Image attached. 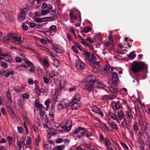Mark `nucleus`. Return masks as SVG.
<instances>
[{"mask_svg":"<svg viewBox=\"0 0 150 150\" xmlns=\"http://www.w3.org/2000/svg\"><path fill=\"white\" fill-rule=\"evenodd\" d=\"M72 126V121L71 120L68 121L65 124V128L66 130L69 131L71 129Z\"/></svg>","mask_w":150,"mask_h":150,"instance_id":"4468645a","label":"nucleus"},{"mask_svg":"<svg viewBox=\"0 0 150 150\" xmlns=\"http://www.w3.org/2000/svg\"><path fill=\"white\" fill-rule=\"evenodd\" d=\"M121 145L123 147L125 148L127 150L129 149V148L125 143L121 142L120 143Z\"/></svg>","mask_w":150,"mask_h":150,"instance_id":"13d9d810","label":"nucleus"},{"mask_svg":"<svg viewBox=\"0 0 150 150\" xmlns=\"http://www.w3.org/2000/svg\"><path fill=\"white\" fill-rule=\"evenodd\" d=\"M81 130L82 131L84 130V128L80 127H79L75 129L74 133V134H78Z\"/></svg>","mask_w":150,"mask_h":150,"instance_id":"cd10ccee","label":"nucleus"},{"mask_svg":"<svg viewBox=\"0 0 150 150\" xmlns=\"http://www.w3.org/2000/svg\"><path fill=\"white\" fill-rule=\"evenodd\" d=\"M12 40L15 43H20L21 42V38L20 36H13L12 38Z\"/></svg>","mask_w":150,"mask_h":150,"instance_id":"ddd939ff","label":"nucleus"},{"mask_svg":"<svg viewBox=\"0 0 150 150\" xmlns=\"http://www.w3.org/2000/svg\"><path fill=\"white\" fill-rule=\"evenodd\" d=\"M40 141V139L38 137L35 140V145L36 146H39V143Z\"/></svg>","mask_w":150,"mask_h":150,"instance_id":"4d7b16f0","label":"nucleus"},{"mask_svg":"<svg viewBox=\"0 0 150 150\" xmlns=\"http://www.w3.org/2000/svg\"><path fill=\"white\" fill-rule=\"evenodd\" d=\"M53 64L54 66L57 68L59 66V63L57 59H54L53 60Z\"/></svg>","mask_w":150,"mask_h":150,"instance_id":"72a5a7b5","label":"nucleus"},{"mask_svg":"<svg viewBox=\"0 0 150 150\" xmlns=\"http://www.w3.org/2000/svg\"><path fill=\"white\" fill-rule=\"evenodd\" d=\"M57 30V27L56 25H52L50 26L49 28V32L51 34H54L56 33Z\"/></svg>","mask_w":150,"mask_h":150,"instance_id":"dca6fc26","label":"nucleus"},{"mask_svg":"<svg viewBox=\"0 0 150 150\" xmlns=\"http://www.w3.org/2000/svg\"><path fill=\"white\" fill-rule=\"evenodd\" d=\"M110 117L113 120H116L117 122L119 124L120 123V122L119 121V120L118 118L116 115H115L112 113H110Z\"/></svg>","mask_w":150,"mask_h":150,"instance_id":"4be33fe9","label":"nucleus"},{"mask_svg":"<svg viewBox=\"0 0 150 150\" xmlns=\"http://www.w3.org/2000/svg\"><path fill=\"white\" fill-rule=\"evenodd\" d=\"M28 9L26 7H25L21 10L18 16V21L20 22L23 21L26 16V13L28 12Z\"/></svg>","mask_w":150,"mask_h":150,"instance_id":"7ed1b4c3","label":"nucleus"},{"mask_svg":"<svg viewBox=\"0 0 150 150\" xmlns=\"http://www.w3.org/2000/svg\"><path fill=\"white\" fill-rule=\"evenodd\" d=\"M133 129L136 131H137L138 130V126L136 125H134L133 127Z\"/></svg>","mask_w":150,"mask_h":150,"instance_id":"774afa93","label":"nucleus"},{"mask_svg":"<svg viewBox=\"0 0 150 150\" xmlns=\"http://www.w3.org/2000/svg\"><path fill=\"white\" fill-rule=\"evenodd\" d=\"M39 92L40 93H42L43 95L45 96H46L47 94V92L43 88L41 89Z\"/></svg>","mask_w":150,"mask_h":150,"instance_id":"49530a36","label":"nucleus"},{"mask_svg":"<svg viewBox=\"0 0 150 150\" xmlns=\"http://www.w3.org/2000/svg\"><path fill=\"white\" fill-rule=\"evenodd\" d=\"M59 90L58 89H56L55 90H53L52 91V95L54 96V94L57 96L59 94Z\"/></svg>","mask_w":150,"mask_h":150,"instance_id":"4c0bfd02","label":"nucleus"},{"mask_svg":"<svg viewBox=\"0 0 150 150\" xmlns=\"http://www.w3.org/2000/svg\"><path fill=\"white\" fill-rule=\"evenodd\" d=\"M109 125L112 127V129L117 130L118 129L117 125L114 122H112L111 123H109Z\"/></svg>","mask_w":150,"mask_h":150,"instance_id":"bb28decb","label":"nucleus"},{"mask_svg":"<svg viewBox=\"0 0 150 150\" xmlns=\"http://www.w3.org/2000/svg\"><path fill=\"white\" fill-rule=\"evenodd\" d=\"M54 111L53 109H51L49 112V116L50 118L52 120H53L54 118Z\"/></svg>","mask_w":150,"mask_h":150,"instance_id":"2f4dec72","label":"nucleus"},{"mask_svg":"<svg viewBox=\"0 0 150 150\" xmlns=\"http://www.w3.org/2000/svg\"><path fill=\"white\" fill-rule=\"evenodd\" d=\"M48 13V11L46 10H42L41 12V14L42 16H45Z\"/></svg>","mask_w":150,"mask_h":150,"instance_id":"3c124183","label":"nucleus"},{"mask_svg":"<svg viewBox=\"0 0 150 150\" xmlns=\"http://www.w3.org/2000/svg\"><path fill=\"white\" fill-rule=\"evenodd\" d=\"M112 106L114 110H118L120 108V105L118 103H116L114 102H112Z\"/></svg>","mask_w":150,"mask_h":150,"instance_id":"b1692460","label":"nucleus"},{"mask_svg":"<svg viewBox=\"0 0 150 150\" xmlns=\"http://www.w3.org/2000/svg\"><path fill=\"white\" fill-rule=\"evenodd\" d=\"M34 20L37 23H41L42 22H44L43 18H36Z\"/></svg>","mask_w":150,"mask_h":150,"instance_id":"c03bdc74","label":"nucleus"},{"mask_svg":"<svg viewBox=\"0 0 150 150\" xmlns=\"http://www.w3.org/2000/svg\"><path fill=\"white\" fill-rule=\"evenodd\" d=\"M53 46L55 51L58 53H62L64 51L63 48L59 45H53Z\"/></svg>","mask_w":150,"mask_h":150,"instance_id":"9b49d317","label":"nucleus"},{"mask_svg":"<svg viewBox=\"0 0 150 150\" xmlns=\"http://www.w3.org/2000/svg\"><path fill=\"white\" fill-rule=\"evenodd\" d=\"M117 114L118 116V118L119 120H122L123 119H125L124 114L122 111L121 110L118 112Z\"/></svg>","mask_w":150,"mask_h":150,"instance_id":"aec40b11","label":"nucleus"},{"mask_svg":"<svg viewBox=\"0 0 150 150\" xmlns=\"http://www.w3.org/2000/svg\"><path fill=\"white\" fill-rule=\"evenodd\" d=\"M40 42L43 45H45L47 43V42L46 40L43 38H40Z\"/></svg>","mask_w":150,"mask_h":150,"instance_id":"603ef678","label":"nucleus"},{"mask_svg":"<svg viewBox=\"0 0 150 150\" xmlns=\"http://www.w3.org/2000/svg\"><path fill=\"white\" fill-rule=\"evenodd\" d=\"M112 82L114 84H117L119 81L118 75L115 72L112 73Z\"/></svg>","mask_w":150,"mask_h":150,"instance_id":"1a4fd4ad","label":"nucleus"},{"mask_svg":"<svg viewBox=\"0 0 150 150\" xmlns=\"http://www.w3.org/2000/svg\"><path fill=\"white\" fill-rule=\"evenodd\" d=\"M31 143V139L30 138H28L27 139H26V144L27 145H29Z\"/></svg>","mask_w":150,"mask_h":150,"instance_id":"338daca9","label":"nucleus"},{"mask_svg":"<svg viewBox=\"0 0 150 150\" xmlns=\"http://www.w3.org/2000/svg\"><path fill=\"white\" fill-rule=\"evenodd\" d=\"M116 70L117 69L116 68L111 67L110 65H107L101 71V73L102 75H105L107 72H110Z\"/></svg>","mask_w":150,"mask_h":150,"instance_id":"423d86ee","label":"nucleus"},{"mask_svg":"<svg viewBox=\"0 0 150 150\" xmlns=\"http://www.w3.org/2000/svg\"><path fill=\"white\" fill-rule=\"evenodd\" d=\"M35 107L41 109L42 108V106L41 104H40L38 102L35 103Z\"/></svg>","mask_w":150,"mask_h":150,"instance_id":"de8ad7c7","label":"nucleus"},{"mask_svg":"<svg viewBox=\"0 0 150 150\" xmlns=\"http://www.w3.org/2000/svg\"><path fill=\"white\" fill-rule=\"evenodd\" d=\"M99 67L92 66V71L94 73L97 72L99 71Z\"/></svg>","mask_w":150,"mask_h":150,"instance_id":"79ce46f5","label":"nucleus"},{"mask_svg":"<svg viewBox=\"0 0 150 150\" xmlns=\"http://www.w3.org/2000/svg\"><path fill=\"white\" fill-rule=\"evenodd\" d=\"M44 145L47 150H50L51 148V143L49 141H46L44 144Z\"/></svg>","mask_w":150,"mask_h":150,"instance_id":"c85d7f7f","label":"nucleus"},{"mask_svg":"<svg viewBox=\"0 0 150 150\" xmlns=\"http://www.w3.org/2000/svg\"><path fill=\"white\" fill-rule=\"evenodd\" d=\"M22 90L19 89H17L16 87L13 88V90L16 91L17 93H19L21 92L22 91Z\"/></svg>","mask_w":150,"mask_h":150,"instance_id":"e2e57ef3","label":"nucleus"},{"mask_svg":"<svg viewBox=\"0 0 150 150\" xmlns=\"http://www.w3.org/2000/svg\"><path fill=\"white\" fill-rule=\"evenodd\" d=\"M6 94L8 100L10 101L11 100V92L9 90L6 92Z\"/></svg>","mask_w":150,"mask_h":150,"instance_id":"a19ab883","label":"nucleus"},{"mask_svg":"<svg viewBox=\"0 0 150 150\" xmlns=\"http://www.w3.org/2000/svg\"><path fill=\"white\" fill-rule=\"evenodd\" d=\"M3 13L4 16L7 19L10 21H11L13 19L11 13L10 11H8L6 9H4L3 11Z\"/></svg>","mask_w":150,"mask_h":150,"instance_id":"0eeeda50","label":"nucleus"},{"mask_svg":"<svg viewBox=\"0 0 150 150\" xmlns=\"http://www.w3.org/2000/svg\"><path fill=\"white\" fill-rule=\"evenodd\" d=\"M50 103V101L49 99L47 100L45 102V104L46 106V108H48L49 107V104Z\"/></svg>","mask_w":150,"mask_h":150,"instance_id":"6e6d98bb","label":"nucleus"},{"mask_svg":"<svg viewBox=\"0 0 150 150\" xmlns=\"http://www.w3.org/2000/svg\"><path fill=\"white\" fill-rule=\"evenodd\" d=\"M92 66L97 67L99 68L101 66L100 62L98 61H93L92 62Z\"/></svg>","mask_w":150,"mask_h":150,"instance_id":"c756f323","label":"nucleus"},{"mask_svg":"<svg viewBox=\"0 0 150 150\" xmlns=\"http://www.w3.org/2000/svg\"><path fill=\"white\" fill-rule=\"evenodd\" d=\"M75 66L77 69L81 72L82 69H84L85 66L84 64L80 60L77 59L75 62Z\"/></svg>","mask_w":150,"mask_h":150,"instance_id":"39448f33","label":"nucleus"},{"mask_svg":"<svg viewBox=\"0 0 150 150\" xmlns=\"http://www.w3.org/2000/svg\"><path fill=\"white\" fill-rule=\"evenodd\" d=\"M49 124V122H47L46 124L44 125L43 127L45 129V130L47 132V136L49 138L51 136H53L55 134L54 132L55 130V129L53 127H50L48 125Z\"/></svg>","mask_w":150,"mask_h":150,"instance_id":"f03ea898","label":"nucleus"},{"mask_svg":"<svg viewBox=\"0 0 150 150\" xmlns=\"http://www.w3.org/2000/svg\"><path fill=\"white\" fill-rule=\"evenodd\" d=\"M94 85H95V88H103L105 87V86L103 84L100 83L95 81Z\"/></svg>","mask_w":150,"mask_h":150,"instance_id":"6ab92c4d","label":"nucleus"},{"mask_svg":"<svg viewBox=\"0 0 150 150\" xmlns=\"http://www.w3.org/2000/svg\"><path fill=\"white\" fill-rule=\"evenodd\" d=\"M73 12L74 11L70 12L69 13L70 18L72 19H76V17L73 13Z\"/></svg>","mask_w":150,"mask_h":150,"instance_id":"e433bc0d","label":"nucleus"},{"mask_svg":"<svg viewBox=\"0 0 150 150\" xmlns=\"http://www.w3.org/2000/svg\"><path fill=\"white\" fill-rule=\"evenodd\" d=\"M116 97L115 95L113 94H110L108 95H105V98L107 100H112Z\"/></svg>","mask_w":150,"mask_h":150,"instance_id":"393cba45","label":"nucleus"},{"mask_svg":"<svg viewBox=\"0 0 150 150\" xmlns=\"http://www.w3.org/2000/svg\"><path fill=\"white\" fill-rule=\"evenodd\" d=\"M57 130L59 132H64L66 130L64 126L61 125H59L57 127Z\"/></svg>","mask_w":150,"mask_h":150,"instance_id":"7c9ffc66","label":"nucleus"},{"mask_svg":"<svg viewBox=\"0 0 150 150\" xmlns=\"http://www.w3.org/2000/svg\"><path fill=\"white\" fill-rule=\"evenodd\" d=\"M94 82L93 83H87L86 84V86L85 87L82 86V88L83 89H84L85 90H87L88 91H93L95 88V85H94Z\"/></svg>","mask_w":150,"mask_h":150,"instance_id":"6e6552de","label":"nucleus"},{"mask_svg":"<svg viewBox=\"0 0 150 150\" xmlns=\"http://www.w3.org/2000/svg\"><path fill=\"white\" fill-rule=\"evenodd\" d=\"M122 125L123 127H126L127 126V124L125 120V119H124L122 123Z\"/></svg>","mask_w":150,"mask_h":150,"instance_id":"bf43d9fd","label":"nucleus"},{"mask_svg":"<svg viewBox=\"0 0 150 150\" xmlns=\"http://www.w3.org/2000/svg\"><path fill=\"white\" fill-rule=\"evenodd\" d=\"M1 66L4 68H6L8 67V65L5 62H3L2 63L1 62L0 64Z\"/></svg>","mask_w":150,"mask_h":150,"instance_id":"5fc2aeb1","label":"nucleus"},{"mask_svg":"<svg viewBox=\"0 0 150 150\" xmlns=\"http://www.w3.org/2000/svg\"><path fill=\"white\" fill-rule=\"evenodd\" d=\"M92 111L100 115L101 117L103 116V113L102 111H100V110L97 107L93 106L92 108Z\"/></svg>","mask_w":150,"mask_h":150,"instance_id":"f8f14e48","label":"nucleus"},{"mask_svg":"<svg viewBox=\"0 0 150 150\" xmlns=\"http://www.w3.org/2000/svg\"><path fill=\"white\" fill-rule=\"evenodd\" d=\"M81 96L80 94L78 93H76L73 98L71 101H73L74 102H78L80 100Z\"/></svg>","mask_w":150,"mask_h":150,"instance_id":"f3484780","label":"nucleus"},{"mask_svg":"<svg viewBox=\"0 0 150 150\" xmlns=\"http://www.w3.org/2000/svg\"><path fill=\"white\" fill-rule=\"evenodd\" d=\"M23 141H20L19 140H18L17 142V144L18 146H19V148L20 149H21L22 148L21 146V144L23 143Z\"/></svg>","mask_w":150,"mask_h":150,"instance_id":"864d4df0","label":"nucleus"},{"mask_svg":"<svg viewBox=\"0 0 150 150\" xmlns=\"http://www.w3.org/2000/svg\"><path fill=\"white\" fill-rule=\"evenodd\" d=\"M42 62L45 68L48 67L50 65L48 63V61L46 59H44L42 61Z\"/></svg>","mask_w":150,"mask_h":150,"instance_id":"473e14b6","label":"nucleus"},{"mask_svg":"<svg viewBox=\"0 0 150 150\" xmlns=\"http://www.w3.org/2000/svg\"><path fill=\"white\" fill-rule=\"evenodd\" d=\"M71 102L73 104L71 106V108L72 109L77 110L80 108V106L77 103L78 102H74L73 101H71Z\"/></svg>","mask_w":150,"mask_h":150,"instance_id":"412c9836","label":"nucleus"},{"mask_svg":"<svg viewBox=\"0 0 150 150\" xmlns=\"http://www.w3.org/2000/svg\"><path fill=\"white\" fill-rule=\"evenodd\" d=\"M81 132L80 134L82 137L85 136L86 137H90L92 135V133L89 131H87L86 129L84 128V130Z\"/></svg>","mask_w":150,"mask_h":150,"instance_id":"9d476101","label":"nucleus"},{"mask_svg":"<svg viewBox=\"0 0 150 150\" xmlns=\"http://www.w3.org/2000/svg\"><path fill=\"white\" fill-rule=\"evenodd\" d=\"M23 61L25 63L28 65L29 67H31L33 65V64L30 61H28L26 58H25Z\"/></svg>","mask_w":150,"mask_h":150,"instance_id":"c9c22d12","label":"nucleus"},{"mask_svg":"<svg viewBox=\"0 0 150 150\" xmlns=\"http://www.w3.org/2000/svg\"><path fill=\"white\" fill-rule=\"evenodd\" d=\"M22 96L24 99H28L29 98L30 95L27 93H23L22 94Z\"/></svg>","mask_w":150,"mask_h":150,"instance_id":"ea45409f","label":"nucleus"},{"mask_svg":"<svg viewBox=\"0 0 150 150\" xmlns=\"http://www.w3.org/2000/svg\"><path fill=\"white\" fill-rule=\"evenodd\" d=\"M44 82L46 84H47L49 83V79L46 77L44 76L43 77Z\"/></svg>","mask_w":150,"mask_h":150,"instance_id":"8fccbe9b","label":"nucleus"},{"mask_svg":"<svg viewBox=\"0 0 150 150\" xmlns=\"http://www.w3.org/2000/svg\"><path fill=\"white\" fill-rule=\"evenodd\" d=\"M129 57L131 59H134L136 57V55L134 52H131L129 55Z\"/></svg>","mask_w":150,"mask_h":150,"instance_id":"58836bf2","label":"nucleus"},{"mask_svg":"<svg viewBox=\"0 0 150 150\" xmlns=\"http://www.w3.org/2000/svg\"><path fill=\"white\" fill-rule=\"evenodd\" d=\"M145 64L142 62H133L132 70L134 72H137L143 69Z\"/></svg>","mask_w":150,"mask_h":150,"instance_id":"f257e3e1","label":"nucleus"},{"mask_svg":"<svg viewBox=\"0 0 150 150\" xmlns=\"http://www.w3.org/2000/svg\"><path fill=\"white\" fill-rule=\"evenodd\" d=\"M55 18L52 17H46L43 18L44 22L49 21H53L55 20Z\"/></svg>","mask_w":150,"mask_h":150,"instance_id":"a878e982","label":"nucleus"},{"mask_svg":"<svg viewBox=\"0 0 150 150\" xmlns=\"http://www.w3.org/2000/svg\"><path fill=\"white\" fill-rule=\"evenodd\" d=\"M97 58L95 55L93 53H91L89 57L88 58V62H91L93 60H96Z\"/></svg>","mask_w":150,"mask_h":150,"instance_id":"5701e85b","label":"nucleus"},{"mask_svg":"<svg viewBox=\"0 0 150 150\" xmlns=\"http://www.w3.org/2000/svg\"><path fill=\"white\" fill-rule=\"evenodd\" d=\"M13 73V70H10L8 71L7 74L5 75L6 77L7 78L10 75H12Z\"/></svg>","mask_w":150,"mask_h":150,"instance_id":"09e8293b","label":"nucleus"},{"mask_svg":"<svg viewBox=\"0 0 150 150\" xmlns=\"http://www.w3.org/2000/svg\"><path fill=\"white\" fill-rule=\"evenodd\" d=\"M91 30V29L89 27H85L83 29V32L85 33H87Z\"/></svg>","mask_w":150,"mask_h":150,"instance_id":"37998d69","label":"nucleus"},{"mask_svg":"<svg viewBox=\"0 0 150 150\" xmlns=\"http://www.w3.org/2000/svg\"><path fill=\"white\" fill-rule=\"evenodd\" d=\"M110 91L112 93H115L118 92L117 89L112 87H111L109 88Z\"/></svg>","mask_w":150,"mask_h":150,"instance_id":"f704fd0d","label":"nucleus"},{"mask_svg":"<svg viewBox=\"0 0 150 150\" xmlns=\"http://www.w3.org/2000/svg\"><path fill=\"white\" fill-rule=\"evenodd\" d=\"M70 104L69 101L67 99H64L61 101L58 106V110H61L68 106Z\"/></svg>","mask_w":150,"mask_h":150,"instance_id":"20e7f679","label":"nucleus"},{"mask_svg":"<svg viewBox=\"0 0 150 150\" xmlns=\"http://www.w3.org/2000/svg\"><path fill=\"white\" fill-rule=\"evenodd\" d=\"M48 54H50V55L51 56V57H54V55H53L51 53L50 51L48 49V48H46V50Z\"/></svg>","mask_w":150,"mask_h":150,"instance_id":"0e129e2a","label":"nucleus"},{"mask_svg":"<svg viewBox=\"0 0 150 150\" xmlns=\"http://www.w3.org/2000/svg\"><path fill=\"white\" fill-rule=\"evenodd\" d=\"M17 130L18 131V132L21 133L22 134L23 131V129L22 127H17Z\"/></svg>","mask_w":150,"mask_h":150,"instance_id":"052dcab7","label":"nucleus"},{"mask_svg":"<svg viewBox=\"0 0 150 150\" xmlns=\"http://www.w3.org/2000/svg\"><path fill=\"white\" fill-rule=\"evenodd\" d=\"M105 144L106 146H109L111 144L110 142V141L109 139L107 138H105Z\"/></svg>","mask_w":150,"mask_h":150,"instance_id":"a18cd8bd","label":"nucleus"},{"mask_svg":"<svg viewBox=\"0 0 150 150\" xmlns=\"http://www.w3.org/2000/svg\"><path fill=\"white\" fill-rule=\"evenodd\" d=\"M67 37L69 41H71L72 40V38L69 33H67Z\"/></svg>","mask_w":150,"mask_h":150,"instance_id":"680f3d73","label":"nucleus"},{"mask_svg":"<svg viewBox=\"0 0 150 150\" xmlns=\"http://www.w3.org/2000/svg\"><path fill=\"white\" fill-rule=\"evenodd\" d=\"M5 60L9 63H11L13 61V59L11 57H9L8 58L6 59Z\"/></svg>","mask_w":150,"mask_h":150,"instance_id":"69168bd1","label":"nucleus"},{"mask_svg":"<svg viewBox=\"0 0 150 150\" xmlns=\"http://www.w3.org/2000/svg\"><path fill=\"white\" fill-rule=\"evenodd\" d=\"M94 78L92 75H90L87 76L86 78V80L87 83H92L95 82L94 81Z\"/></svg>","mask_w":150,"mask_h":150,"instance_id":"2eb2a0df","label":"nucleus"},{"mask_svg":"<svg viewBox=\"0 0 150 150\" xmlns=\"http://www.w3.org/2000/svg\"><path fill=\"white\" fill-rule=\"evenodd\" d=\"M49 74L50 78H53L54 77H57L58 75V73L54 71V70H51L49 73Z\"/></svg>","mask_w":150,"mask_h":150,"instance_id":"a211bd4d","label":"nucleus"}]
</instances>
